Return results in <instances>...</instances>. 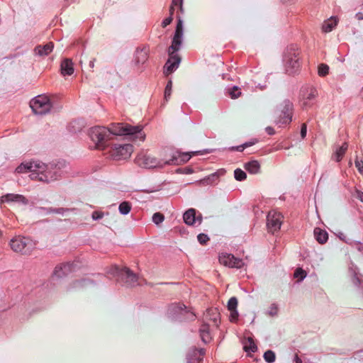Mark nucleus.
<instances>
[{
    "label": "nucleus",
    "instance_id": "3c124183",
    "mask_svg": "<svg viewBox=\"0 0 363 363\" xmlns=\"http://www.w3.org/2000/svg\"><path fill=\"white\" fill-rule=\"evenodd\" d=\"M230 311V320L233 321V320H235L238 319V312L237 311V309L234 310V311Z\"/></svg>",
    "mask_w": 363,
    "mask_h": 363
},
{
    "label": "nucleus",
    "instance_id": "a878e982",
    "mask_svg": "<svg viewBox=\"0 0 363 363\" xmlns=\"http://www.w3.org/2000/svg\"><path fill=\"white\" fill-rule=\"evenodd\" d=\"M74 72L73 63L71 60L65 59L61 63V73L62 75H72Z\"/></svg>",
    "mask_w": 363,
    "mask_h": 363
},
{
    "label": "nucleus",
    "instance_id": "bf43d9fd",
    "mask_svg": "<svg viewBox=\"0 0 363 363\" xmlns=\"http://www.w3.org/2000/svg\"><path fill=\"white\" fill-rule=\"evenodd\" d=\"M94 62H95V59H93V60H91L89 62V67H90V68H91V69L94 68Z\"/></svg>",
    "mask_w": 363,
    "mask_h": 363
},
{
    "label": "nucleus",
    "instance_id": "09e8293b",
    "mask_svg": "<svg viewBox=\"0 0 363 363\" xmlns=\"http://www.w3.org/2000/svg\"><path fill=\"white\" fill-rule=\"evenodd\" d=\"M175 32H179V33H183V22L180 18L178 19Z\"/></svg>",
    "mask_w": 363,
    "mask_h": 363
},
{
    "label": "nucleus",
    "instance_id": "49530a36",
    "mask_svg": "<svg viewBox=\"0 0 363 363\" xmlns=\"http://www.w3.org/2000/svg\"><path fill=\"white\" fill-rule=\"evenodd\" d=\"M104 217V213L101 211H95L92 213L91 218L94 220L101 219Z\"/></svg>",
    "mask_w": 363,
    "mask_h": 363
},
{
    "label": "nucleus",
    "instance_id": "680f3d73",
    "mask_svg": "<svg viewBox=\"0 0 363 363\" xmlns=\"http://www.w3.org/2000/svg\"><path fill=\"white\" fill-rule=\"evenodd\" d=\"M361 96H362V98L363 99V89H362V91H361Z\"/></svg>",
    "mask_w": 363,
    "mask_h": 363
},
{
    "label": "nucleus",
    "instance_id": "2eb2a0df",
    "mask_svg": "<svg viewBox=\"0 0 363 363\" xmlns=\"http://www.w3.org/2000/svg\"><path fill=\"white\" fill-rule=\"evenodd\" d=\"M191 156L189 152H174L170 159L166 160V165H179L185 163L191 159Z\"/></svg>",
    "mask_w": 363,
    "mask_h": 363
},
{
    "label": "nucleus",
    "instance_id": "393cba45",
    "mask_svg": "<svg viewBox=\"0 0 363 363\" xmlns=\"http://www.w3.org/2000/svg\"><path fill=\"white\" fill-rule=\"evenodd\" d=\"M338 20L336 17L332 16L330 18L324 21L322 25V30L324 33H329L332 31L337 25Z\"/></svg>",
    "mask_w": 363,
    "mask_h": 363
},
{
    "label": "nucleus",
    "instance_id": "f257e3e1",
    "mask_svg": "<svg viewBox=\"0 0 363 363\" xmlns=\"http://www.w3.org/2000/svg\"><path fill=\"white\" fill-rule=\"evenodd\" d=\"M89 135L94 143V148L104 150L111 145V140L116 135H130L134 139L143 141L145 135L140 125L127 123H111L109 127L94 126L89 129Z\"/></svg>",
    "mask_w": 363,
    "mask_h": 363
},
{
    "label": "nucleus",
    "instance_id": "dca6fc26",
    "mask_svg": "<svg viewBox=\"0 0 363 363\" xmlns=\"http://www.w3.org/2000/svg\"><path fill=\"white\" fill-rule=\"evenodd\" d=\"M169 313L172 314L173 315H184L186 313L188 314V318L193 319L195 317V315L193 313H190L189 310H187L186 306L183 303H174L172 304L169 307Z\"/></svg>",
    "mask_w": 363,
    "mask_h": 363
},
{
    "label": "nucleus",
    "instance_id": "79ce46f5",
    "mask_svg": "<svg viewBox=\"0 0 363 363\" xmlns=\"http://www.w3.org/2000/svg\"><path fill=\"white\" fill-rule=\"evenodd\" d=\"M294 276L302 281L306 277V272L301 268H298L294 272Z\"/></svg>",
    "mask_w": 363,
    "mask_h": 363
},
{
    "label": "nucleus",
    "instance_id": "a19ab883",
    "mask_svg": "<svg viewBox=\"0 0 363 363\" xmlns=\"http://www.w3.org/2000/svg\"><path fill=\"white\" fill-rule=\"evenodd\" d=\"M164 216L161 213H155L152 216V221L156 225H159L163 222Z\"/></svg>",
    "mask_w": 363,
    "mask_h": 363
},
{
    "label": "nucleus",
    "instance_id": "1a4fd4ad",
    "mask_svg": "<svg viewBox=\"0 0 363 363\" xmlns=\"http://www.w3.org/2000/svg\"><path fill=\"white\" fill-rule=\"evenodd\" d=\"M135 161L138 166L148 169L163 167L166 165V160H157L145 152L139 153Z\"/></svg>",
    "mask_w": 363,
    "mask_h": 363
},
{
    "label": "nucleus",
    "instance_id": "e2e57ef3",
    "mask_svg": "<svg viewBox=\"0 0 363 363\" xmlns=\"http://www.w3.org/2000/svg\"><path fill=\"white\" fill-rule=\"evenodd\" d=\"M301 361L300 359H298V360L296 361V363H301Z\"/></svg>",
    "mask_w": 363,
    "mask_h": 363
},
{
    "label": "nucleus",
    "instance_id": "aec40b11",
    "mask_svg": "<svg viewBox=\"0 0 363 363\" xmlns=\"http://www.w3.org/2000/svg\"><path fill=\"white\" fill-rule=\"evenodd\" d=\"M72 269V264L62 263L55 267L53 275L57 278H61L68 274Z\"/></svg>",
    "mask_w": 363,
    "mask_h": 363
},
{
    "label": "nucleus",
    "instance_id": "f3484780",
    "mask_svg": "<svg viewBox=\"0 0 363 363\" xmlns=\"http://www.w3.org/2000/svg\"><path fill=\"white\" fill-rule=\"evenodd\" d=\"M204 354L203 349L191 348L186 356L188 363H201Z\"/></svg>",
    "mask_w": 363,
    "mask_h": 363
},
{
    "label": "nucleus",
    "instance_id": "052dcab7",
    "mask_svg": "<svg viewBox=\"0 0 363 363\" xmlns=\"http://www.w3.org/2000/svg\"><path fill=\"white\" fill-rule=\"evenodd\" d=\"M198 153H199V152H191V154H192L193 155H198Z\"/></svg>",
    "mask_w": 363,
    "mask_h": 363
},
{
    "label": "nucleus",
    "instance_id": "58836bf2",
    "mask_svg": "<svg viewBox=\"0 0 363 363\" xmlns=\"http://www.w3.org/2000/svg\"><path fill=\"white\" fill-rule=\"evenodd\" d=\"M172 82L169 81L165 86L164 89V99L167 101L172 94Z\"/></svg>",
    "mask_w": 363,
    "mask_h": 363
},
{
    "label": "nucleus",
    "instance_id": "4c0bfd02",
    "mask_svg": "<svg viewBox=\"0 0 363 363\" xmlns=\"http://www.w3.org/2000/svg\"><path fill=\"white\" fill-rule=\"evenodd\" d=\"M45 209L46 210L47 213H54L58 214H63L65 212L69 211V209L64 208H48Z\"/></svg>",
    "mask_w": 363,
    "mask_h": 363
},
{
    "label": "nucleus",
    "instance_id": "c9c22d12",
    "mask_svg": "<svg viewBox=\"0 0 363 363\" xmlns=\"http://www.w3.org/2000/svg\"><path fill=\"white\" fill-rule=\"evenodd\" d=\"M264 359L268 363H273L276 359L275 353L272 350H267L264 353Z\"/></svg>",
    "mask_w": 363,
    "mask_h": 363
},
{
    "label": "nucleus",
    "instance_id": "e433bc0d",
    "mask_svg": "<svg viewBox=\"0 0 363 363\" xmlns=\"http://www.w3.org/2000/svg\"><path fill=\"white\" fill-rule=\"evenodd\" d=\"M229 94L232 99H237L240 96L241 91L238 86H234L229 89Z\"/></svg>",
    "mask_w": 363,
    "mask_h": 363
},
{
    "label": "nucleus",
    "instance_id": "39448f33",
    "mask_svg": "<svg viewBox=\"0 0 363 363\" xmlns=\"http://www.w3.org/2000/svg\"><path fill=\"white\" fill-rule=\"evenodd\" d=\"M317 89L311 85H304L300 89L299 104L303 110L311 108L316 103Z\"/></svg>",
    "mask_w": 363,
    "mask_h": 363
},
{
    "label": "nucleus",
    "instance_id": "9d476101",
    "mask_svg": "<svg viewBox=\"0 0 363 363\" xmlns=\"http://www.w3.org/2000/svg\"><path fill=\"white\" fill-rule=\"evenodd\" d=\"M117 274L128 286H133L138 283V276L130 269L124 267L119 269L114 267L113 274Z\"/></svg>",
    "mask_w": 363,
    "mask_h": 363
},
{
    "label": "nucleus",
    "instance_id": "8fccbe9b",
    "mask_svg": "<svg viewBox=\"0 0 363 363\" xmlns=\"http://www.w3.org/2000/svg\"><path fill=\"white\" fill-rule=\"evenodd\" d=\"M307 133V125L306 123H303L301 128V136L303 139L306 136Z\"/></svg>",
    "mask_w": 363,
    "mask_h": 363
},
{
    "label": "nucleus",
    "instance_id": "f8f14e48",
    "mask_svg": "<svg viewBox=\"0 0 363 363\" xmlns=\"http://www.w3.org/2000/svg\"><path fill=\"white\" fill-rule=\"evenodd\" d=\"M219 262L224 266L237 269H240L244 265L242 259L228 253H221L219 255Z\"/></svg>",
    "mask_w": 363,
    "mask_h": 363
},
{
    "label": "nucleus",
    "instance_id": "ea45409f",
    "mask_svg": "<svg viewBox=\"0 0 363 363\" xmlns=\"http://www.w3.org/2000/svg\"><path fill=\"white\" fill-rule=\"evenodd\" d=\"M238 299L235 297H231L228 302V309L229 311H234L237 309Z\"/></svg>",
    "mask_w": 363,
    "mask_h": 363
},
{
    "label": "nucleus",
    "instance_id": "473e14b6",
    "mask_svg": "<svg viewBox=\"0 0 363 363\" xmlns=\"http://www.w3.org/2000/svg\"><path fill=\"white\" fill-rule=\"evenodd\" d=\"M244 349L246 352H255L257 347L252 338H248L247 343L245 345Z\"/></svg>",
    "mask_w": 363,
    "mask_h": 363
},
{
    "label": "nucleus",
    "instance_id": "7ed1b4c3",
    "mask_svg": "<svg viewBox=\"0 0 363 363\" xmlns=\"http://www.w3.org/2000/svg\"><path fill=\"white\" fill-rule=\"evenodd\" d=\"M9 245L13 252L28 255L35 248L36 243L28 237L18 235L10 240Z\"/></svg>",
    "mask_w": 363,
    "mask_h": 363
},
{
    "label": "nucleus",
    "instance_id": "20e7f679",
    "mask_svg": "<svg viewBox=\"0 0 363 363\" xmlns=\"http://www.w3.org/2000/svg\"><path fill=\"white\" fill-rule=\"evenodd\" d=\"M300 52L296 46L289 47L284 55L286 71L289 74H296L300 68Z\"/></svg>",
    "mask_w": 363,
    "mask_h": 363
},
{
    "label": "nucleus",
    "instance_id": "9b49d317",
    "mask_svg": "<svg viewBox=\"0 0 363 363\" xmlns=\"http://www.w3.org/2000/svg\"><path fill=\"white\" fill-rule=\"evenodd\" d=\"M282 215L276 211H271L267 216V226L270 233H274L281 228Z\"/></svg>",
    "mask_w": 363,
    "mask_h": 363
},
{
    "label": "nucleus",
    "instance_id": "a18cd8bd",
    "mask_svg": "<svg viewBox=\"0 0 363 363\" xmlns=\"http://www.w3.org/2000/svg\"><path fill=\"white\" fill-rule=\"evenodd\" d=\"M218 176L216 173H213L211 175H209L208 177L205 178L203 179V182H206L207 184H212L215 179H218Z\"/></svg>",
    "mask_w": 363,
    "mask_h": 363
},
{
    "label": "nucleus",
    "instance_id": "4be33fe9",
    "mask_svg": "<svg viewBox=\"0 0 363 363\" xmlns=\"http://www.w3.org/2000/svg\"><path fill=\"white\" fill-rule=\"evenodd\" d=\"M53 48V43L49 42L44 45H39L36 46L34 49V52L35 55H38L41 57H45L48 55L52 51Z\"/></svg>",
    "mask_w": 363,
    "mask_h": 363
},
{
    "label": "nucleus",
    "instance_id": "f704fd0d",
    "mask_svg": "<svg viewBox=\"0 0 363 363\" xmlns=\"http://www.w3.org/2000/svg\"><path fill=\"white\" fill-rule=\"evenodd\" d=\"M234 177L237 181L241 182L247 178V174L243 170L238 168L234 171Z\"/></svg>",
    "mask_w": 363,
    "mask_h": 363
},
{
    "label": "nucleus",
    "instance_id": "603ef678",
    "mask_svg": "<svg viewBox=\"0 0 363 363\" xmlns=\"http://www.w3.org/2000/svg\"><path fill=\"white\" fill-rule=\"evenodd\" d=\"M245 148H246V147H245V144H242V145H238V146L232 147L231 150H236V151H238V152H242Z\"/></svg>",
    "mask_w": 363,
    "mask_h": 363
},
{
    "label": "nucleus",
    "instance_id": "5fc2aeb1",
    "mask_svg": "<svg viewBox=\"0 0 363 363\" xmlns=\"http://www.w3.org/2000/svg\"><path fill=\"white\" fill-rule=\"evenodd\" d=\"M356 198L363 203V192L359 190L356 191Z\"/></svg>",
    "mask_w": 363,
    "mask_h": 363
},
{
    "label": "nucleus",
    "instance_id": "6e6552de",
    "mask_svg": "<svg viewBox=\"0 0 363 363\" xmlns=\"http://www.w3.org/2000/svg\"><path fill=\"white\" fill-rule=\"evenodd\" d=\"M108 157L114 160H125L131 155L133 146L130 144L114 143L109 146Z\"/></svg>",
    "mask_w": 363,
    "mask_h": 363
},
{
    "label": "nucleus",
    "instance_id": "412c9836",
    "mask_svg": "<svg viewBox=\"0 0 363 363\" xmlns=\"http://www.w3.org/2000/svg\"><path fill=\"white\" fill-rule=\"evenodd\" d=\"M177 7H179L181 10H182V0H172V4L169 8V13L170 16L163 20L162 22V28L167 27L168 25H169L172 20V16L174 13V11Z\"/></svg>",
    "mask_w": 363,
    "mask_h": 363
},
{
    "label": "nucleus",
    "instance_id": "7c9ffc66",
    "mask_svg": "<svg viewBox=\"0 0 363 363\" xmlns=\"http://www.w3.org/2000/svg\"><path fill=\"white\" fill-rule=\"evenodd\" d=\"M119 212L122 215H127L131 210V204L128 201H123L120 203L118 207Z\"/></svg>",
    "mask_w": 363,
    "mask_h": 363
},
{
    "label": "nucleus",
    "instance_id": "0eeeda50",
    "mask_svg": "<svg viewBox=\"0 0 363 363\" xmlns=\"http://www.w3.org/2000/svg\"><path fill=\"white\" fill-rule=\"evenodd\" d=\"M30 106L35 114L44 115L50 112L52 107V104L48 96L41 94L35 96L30 101Z\"/></svg>",
    "mask_w": 363,
    "mask_h": 363
},
{
    "label": "nucleus",
    "instance_id": "f03ea898",
    "mask_svg": "<svg viewBox=\"0 0 363 363\" xmlns=\"http://www.w3.org/2000/svg\"><path fill=\"white\" fill-rule=\"evenodd\" d=\"M35 172L30 174L32 180H37L44 183L55 182L62 177V171L57 164H46L36 160V164L33 166Z\"/></svg>",
    "mask_w": 363,
    "mask_h": 363
},
{
    "label": "nucleus",
    "instance_id": "a211bd4d",
    "mask_svg": "<svg viewBox=\"0 0 363 363\" xmlns=\"http://www.w3.org/2000/svg\"><path fill=\"white\" fill-rule=\"evenodd\" d=\"M1 203H21L23 204L28 203V199L21 194H6L0 198Z\"/></svg>",
    "mask_w": 363,
    "mask_h": 363
},
{
    "label": "nucleus",
    "instance_id": "6e6d98bb",
    "mask_svg": "<svg viewBox=\"0 0 363 363\" xmlns=\"http://www.w3.org/2000/svg\"><path fill=\"white\" fill-rule=\"evenodd\" d=\"M265 130L267 133V134L269 135H272L275 133L274 128L270 127V126L267 127Z\"/></svg>",
    "mask_w": 363,
    "mask_h": 363
},
{
    "label": "nucleus",
    "instance_id": "13d9d810",
    "mask_svg": "<svg viewBox=\"0 0 363 363\" xmlns=\"http://www.w3.org/2000/svg\"><path fill=\"white\" fill-rule=\"evenodd\" d=\"M282 1V3L284 4H294L296 2V0H281Z\"/></svg>",
    "mask_w": 363,
    "mask_h": 363
},
{
    "label": "nucleus",
    "instance_id": "4d7b16f0",
    "mask_svg": "<svg viewBox=\"0 0 363 363\" xmlns=\"http://www.w3.org/2000/svg\"><path fill=\"white\" fill-rule=\"evenodd\" d=\"M355 17L358 21H362L363 20V13L362 12H358L356 13Z\"/></svg>",
    "mask_w": 363,
    "mask_h": 363
},
{
    "label": "nucleus",
    "instance_id": "4468645a",
    "mask_svg": "<svg viewBox=\"0 0 363 363\" xmlns=\"http://www.w3.org/2000/svg\"><path fill=\"white\" fill-rule=\"evenodd\" d=\"M169 52V59L167 60L165 65H164V72L168 75L176 70L179 65L181 62V58L177 54H174V52Z\"/></svg>",
    "mask_w": 363,
    "mask_h": 363
},
{
    "label": "nucleus",
    "instance_id": "5701e85b",
    "mask_svg": "<svg viewBox=\"0 0 363 363\" xmlns=\"http://www.w3.org/2000/svg\"><path fill=\"white\" fill-rule=\"evenodd\" d=\"M182 33L175 32L172 39V45L169 48L168 51L172 52H177L180 49L182 43Z\"/></svg>",
    "mask_w": 363,
    "mask_h": 363
},
{
    "label": "nucleus",
    "instance_id": "37998d69",
    "mask_svg": "<svg viewBox=\"0 0 363 363\" xmlns=\"http://www.w3.org/2000/svg\"><path fill=\"white\" fill-rule=\"evenodd\" d=\"M198 241L201 245H205L209 240V237L204 233H200L197 235Z\"/></svg>",
    "mask_w": 363,
    "mask_h": 363
},
{
    "label": "nucleus",
    "instance_id": "864d4df0",
    "mask_svg": "<svg viewBox=\"0 0 363 363\" xmlns=\"http://www.w3.org/2000/svg\"><path fill=\"white\" fill-rule=\"evenodd\" d=\"M258 142V140L257 139H252L250 141H248V142H246L245 143V145L246 147H250L252 145H254L255 144H256Z\"/></svg>",
    "mask_w": 363,
    "mask_h": 363
},
{
    "label": "nucleus",
    "instance_id": "b1692460",
    "mask_svg": "<svg viewBox=\"0 0 363 363\" xmlns=\"http://www.w3.org/2000/svg\"><path fill=\"white\" fill-rule=\"evenodd\" d=\"M34 164H36V160L30 161L28 162H23L16 167V172L17 173L30 172V174H33L35 172L33 167Z\"/></svg>",
    "mask_w": 363,
    "mask_h": 363
},
{
    "label": "nucleus",
    "instance_id": "423d86ee",
    "mask_svg": "<svg viewBox=\"0 0 363 363\" xmlns=\"http://www.w3.org/2000/svg\"><path fill=\"white\" fill-rule=\"evenodd\" d=\"M294 104L289 99H285L277 110L275 123L279 125H286L291 122Z\"/></svg>",
    "mask_w": 363,
    "mask_h": 363
},
{
    "label": "nucleus",
    "instance_id": "72a5a7b5",
    "mask_svg": "<svg viewBox=\"0 0 363 363\" xmlns=\"http://www.w3.org/2000/svg\"><path fill=\"white\" fill-rule=\"evenodd\" d=\"M329 73V66L326 64H320L318 67V74L320 77H325Z\"/></svg>",
    "mask_w": 363,
    "mask_h": 363
},
{
    "label": "nucleus",
    "instance_id": "bb28decb",
    "mask_svg": "<svg viewBox=\"0 0 363 363\" xmlns=\"http://www.w3.org/2000/svg\"><path fill=\"white\" fill-rule=\"evenodd\" d=\"M244 168L250 174H255L259 172L260 164L257 160H251L245 163Z\"/></svg>",
    "mask_w": 363,
    "mask_h": 363
},
{
    "label": "nucleus",
    "instance_id": "0e129e2a",
    "mask_svg": "<svg viewBox=\"0 0 363 363\" xmlns=\"http://www.w3.org/2000/svg\"><path fill=\"white\" fill-rule=\"evenodd\" d=\"M1 235H2V232H1V230H0V236H1Z\"/></svg>",
    "mask_w": 363,
    "mask_h": 363
},
{
    "label": "nucleus",
    "instance_id": "c03bdc74",
    "mask_svg": "<svg viewBox=\"0 0 363 363\" xmlns=\"http://www.w3.org/2000/svg\"><path fill=\"white\" fill-rule=\"evenodd\" d=\"M352 281V283L357 286H359L362 283V279L360 276L355 272H354Z\"/></svg>",
    "mask_w": 363,
    "mask_h": 363
},
{
    "label": "nucleus",
    "instance_id": "de8ad7c7",
    "mask_svg": "<svg viewBox=\"0 0 363 363\" xmlns=\"http://www.w3.org/2000/svg\"><path fill=\"white\" fill-rule=\"evenodd\" d=\"M355 166L357 168L359 172L363 174V161L356 159L355 160Z\"/></svg>",
    "mask_w": 363,
    "mask_h": 363
},
{
    "label": "nucleus",
    "instance_id": "2f4dec72",
    "mask_svg": "<svg viewBox=\"0 0 363 363\" xmlns=\"http://www.w3.org/2000/svg\"><path fill=\"white\" fill-rule=\"evenodd\" d=\"M92 284V281L88 279H82L81 280H77L73 283L74 288H83Z\"/></svg>",
    "mask_w": 363,
    "mask_h": 363
},
{
    "label": "nucleus",
    "instance_id": "c756f323",
    "mask_svg": "<svg viewBox=\"0 0 363 363\" xmlns=\"http://www.w3.org/2000/svg\"><path fill=\"white\" fill-rule=\"evenodd\" d=\"M347 148H348V145L347 143H343L340 147H337L335 150V152L333 156L334 160L336 162L341 161L343 156L345 155Z\"/></svg>",
    "mask_w": 363,
    "mask_h": 363
},
{
    "label": "nucleus",
    "instance_id": "c85d7f7f",
    "mask_svg": "<svg viewBox=\"0 0 363 363\" xmlns=\"http://www.w3.org/2000/svg\"><path fill=\"white\" fill-rule=\"evenodd\" d=\"M314 236L315 240L320 243V244H324L328 241V233L322 230L319 228H315L314 229Z\"/></svg>",
    "mask_w": 363,
    "mask_h": 363
},
{
    "label": "nucleus",
    "instance_id": "6ab92c4d",
    "mask_svg": "<svg viewBox=\"0 0 363 363\" xmlns=\"http://www.w3.org/2000/svg\"><path fill=\"white\" fill-rule=\"evenodd\" d=\"M149 49L147 47L137 48L135 53V62L136 65H144L148 59Z\"/></svg>",
    "mask_w": 363,
    "mask_h": 363
},
{
    "label": "nucleus",
    "instance_id": "ddd939ff",
    "mask_svg": "<svg viewBox=\"0 0 363 363\" xmlns=\"http://www.w3.org/2000/svg\"><path fill=\"white\" fill-rule=\"evenodd\" d=\"M184 223L188 225H199L202 223L201 213H198L194 208H189L183 215Z\"/></svg>",
    "mask_w": 363,
    "mask_h": 363
},
{
    "label": "nucleus",
    "instance_id": "cd10ccee",
    "mask_svg": "<svg viewBox=\"0 0 363 363\" xmlns=\"http://www.w3.org/2000/svg\"><path fill=\"white\" fill-rule=\"evenodd\" d=\"M199 333L201 340L205 342H209L211 340L210 328L208 324H202L199 329Z\"/></svg>",
    "mask_w": 363,
    "mask_h": 363
}]
</instances>
